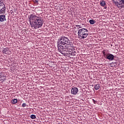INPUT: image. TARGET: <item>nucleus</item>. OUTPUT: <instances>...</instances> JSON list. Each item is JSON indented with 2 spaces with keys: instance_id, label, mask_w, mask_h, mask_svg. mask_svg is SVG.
I'll return each instance as SVG.
<instances>
[{
  "instance_id": "1",
  "label": "nucleus",
  "mask_w": 124,
  "mask_h": 124,
  "mask_svg": "<svg viewBox=\"0 0 124 124\" xmlns=\"http://www.w3.org/2000/svg\"><path fill=\"white\" fill-rule=\"evenodd\" d=\"M29 21L31 27L36 29L41 28L44 24L43 18L36 16L34 13L30 16Z\"/></svg>"
},
{
  "instance_id": "2",
  "label": "nucleus",
  "mask_w": 124,
  "mask_h": 124,
  "mask_svg": "<svg viewBox=\"0 0 124 124\" xmlns=\"http://www.w3.org/2000/svg\"><path fill=\"white\" fill-rule=\"evenodd\" d=\"M70 44V41L68 38L65 37H62L61 38L58 42L57 46L58 50L61 49H63L64 46L63 45H69Z\"/></svg>"
},
{
  "instance_id": "3",
  "label": "nucleus",
  "mask_w": 124,
  "mask_h": 124,
  "mask_svg": "<svg viewBox=\"0 0 124 124\" xmlns=\"http://www.w3.org/2000/svg\"><path fill=\"white\" fill-rule=\"evenodd\" d=\"M5 9H6L5 4L0 0V14L5 13ZM6 20V18H5V15H2L0 16V22H4V21Z\"/></svg>"
},
{
  "instance_id": "4",
  "label": "nucleus",
  "mask_w": 124,
  "mask_h": 124,
  "mask_svg": "<svg viewBox=\"0 0 124 124\" xmlns=\"http://www.w3.org/2000/svg\"><path fill=\"white\" fill-rule=\"evenodd\" d=\"M73 50H74V47L72 46V44L70 43L69 45L64 46L63 48H61L58 51L62 55H64L65 52H72Z\"/></svg>"
},
{
  "instance_id": "5",
  "label": "nucleus",
  "mask_w": 124,
  "mask_h": 124,
  "mask_svg": "<svg viewBox=\"0 0 124 124\" xmlns=\"http://www.w3.org/2000/svg\"><path fill=\"white\" fill-rule=\"evenodd\" d=\"M85 32H83L82 31H78V35L79 38L81 39L86 38L88 36V33H84Z\"/></svg>"
},
{
  "instance_id": "6",
  "label": "nucleus",
  "mask_w": 124,
  "mask_h": 124,
  "mask_svg": "<svg viewBox=\"0 0 124 124\" xmlns=\"http://www.w3.org/2000/svg\"><path fill=\"white\" fill-rule=\"evenodd\" d=\"M105 58L107 59V60H109V61H113L115 58V56L111 53H108Z\"/></svg>"
},
{
  "instance_id": "7",
  "label": "nucleus",
  "mask_w": 124,
  "mask_h": 124,
  "mask_svg": "<svg viewBox=\"0 0 124 124\" xmlns=\"http://www.w3.org/2000/svg\"><path fill=\"white\" fill-rule=\"evenodd\" d=\"M78 92H79L78 88L77 87H74L71 89V94L75 95L77 94V93H78Z\"/></svg>"
},
{
  "instance_id": "8",
  "label": "nucleus",
  "mask_w": 124,
  "mask_h": 124,
  "mask_svg": "<svg viewBox=\"0 0 124 124\" xmlns=\"http://www.w3.org/2000/svg\"><path fill=\"white\" fill-rule=\"evenodd\" d=\"M113 2V3H114V4H115L117 7H124V5H123V4H122V3L121 2V1H120V2H118V1H117V0H111Z\"/></svg>"
},
{
  "instance_id": "9",
  "label": "nucleus",
  "mask_w": 124,
  "mask_h": 124,
  "mask_svg": "<svg viewBox=\"0 0 124 124\" xmlns=\"http://www.w3.org/2000/svg\"><path fill=\"white\" fill-rule=\"evenodd\" d=\"M2 52L3 54H6V55L9 54V48L6 47L2 49Z\"/></svg>"
},
{
  "instance_id": "10",
  "label": "nucleus",
  "mask_w": 124,
  "mask_h": 124,
  "mask_svg": "<svg viewBox=\"0 0 124 124\" xmlns=\"http://www.w3.org/2000/svg\"><path fill=\"white\" fill-rule=\"evenodd\" d=\"M100 88V85L99 84H96L94 86V89L96 90V91H97V90H99Z\"/></svg>"
},
{
  "instance_id": "11",
  "label": "nucleus",
  "mask_w": 124,
  "mask_h": 124,
  "mask_svg": "<svg viewBox=\"0 0 124 124\" xmlns=\"http://www.w3.org/2000/svg\"><path fill=\"white\" fill-rule=\"evenodd\" d=\"M89 23L91 25H93L96 23V21H94V20L91 19L89 20Z\"/></svg>"
},
{
  "instance_id": "12",
  "label": "nucleus",
  "mask_w": 124,
  "mask_h": 124,
  "mask_svg": "<svg viewBox=\"0 0 124 124\" xmlns=\"http://www.w3.org/2000/svg\"><path fill=\"white\" fill-rule=\"evenodd\" d=\"M106 5V3L105 2V1L104 0H102V1H100V5L101 6H105V5Z\"/></svg>"
},
{
  "instance_id": "13",
  "label": "nucleus",
  "mask_w": 124,
  "mask_h": 124,
  "mask_svg": "<svg viewBox=\"0 0 124 124\" xmlns=\"http://www.w3.org/2000/svg\"><path fill=\"white\" fill-rule=\"evenodd\" d=\"M106 50H103V51H102V53H103V56H104V57L105 58H106V56H107V54H106Z\"/></svg>"
},
{
  "instance_id": "14",
  "label": "nucleus",
  "mask_w": 124,
  "mask_h": 124,
  "mask_svg": "<svg viewBox=\"0 0 124 124\" xmlns=\"http://www.w3.org/2000/svg\"><path fill=\"white\" fill-rule=\"evenodd\" d=\"M17 102H18V100L16 99H14L13 101H12V103H13V104H16Z\"/></svg>"
},
{
  "instance_id": "15",
  "label": "nucleus",
  "mask_w": 124,
  "mask_h": 124,
  "mask_svg": "<svg viewBox=\"0 0 124 124\" xmlns=\"http://www.w3.org/2000/svg\"><path fill=\"white\" fill-rule=\"evenodd\" d=\"M31 119H32V120H34V119H36V116H35V115H33V114H31Z\"/></svg>"
},
{
  "instance_id": "16",
  "label": "nucleus",
  "mask_w": 124,
  "mask_h": 124,
  "mask_svg": "<svg viewBox=\"0 0 124 124\" xmlns=\"http://www.w3.org/2000/svg\"><path fill=\"white\" fill-rule=\"evenodd\" d=\"M79 31H88V30L86 29H82L79 30Z\"/></svg>"
},
{
  "instance_id": "17",
  "label": "nucleus",
  "mask_w": 124,
  "mask_h": 124,
  "mask_svg": "<svg viewBox=\"0 0 124 124\" xmlns=\"http://www.w3.org/2000/svg\"><path fill=\"white\" fill-rule=\"evenodd\" d=\"M120 2H121L122 5H123V7H124V0H120Z\"/></svg>"
},
{
  "instance_id": "18",
  "label": "nucleus",
  "mask_w": 124,
  "mask_h": 124,
  "mask_svg": "<svg viewBox=\"0 0 124 124\" xmlns=\"http://www.w3.org/2000/svg\"><path fill=\"white\" fill-rule=\"evenodd\" d=\"M76 51H74L72 52V56H76Z\"/></svg>"
},
{
  "instance_id": "19",
  "label": "nucleus",
  "mask_w": 124,
  "mask_h": 124,
  "mask_svg": "<svg viewBox=\"0 0 124 124\" xmlns=\"http://www.w3.org/2000/svg\"><path fill=\"white\" fill-rule=\"evenodd\" d=\"M93 101L94 104H96V103H97V101H95L93 99Z\"/></svg>"
},
{
  "instance_id": "20",
  "label": "nucleus",
  "mask_w": 124,
  "mask_h": 124,
  "mask_svg": "<svg viewBox=\"0 0 124 124\" xmlns=\"http://www.w3.org/2000/svg\"><path fill=\"white\" fill-rule=\"evenodd\" d=\"M27 106V104L26 103L22 104V107H26Z\"/></svg>"
},
{
  "instance_id": "21",
  "label": "nucleus",
  "mask_w": 124,
  "mask_h": 124,
  "mask_svg": "<svg viewBox=\"0 0 124 124\" xmlns=\"http://www.w3.org/2000/svg\"><path fill=\"white\" fill-rule=\"evenodd\" d=\"M3 77V75L0 73V78H2Z\"/></svg>"
},
{
  "instance_id": "22",
  "label": "nucleus",
  "mask_w": 124,
  "mask_h": 124,
  "mask_svg": "<svg viewBox=\"0 0 124 124\" xmlns=\"http://www.w3.org/2000/svg\"><path fill=\"white\" fill-rule=\"evenodd\" d=\"M34 2L38 3V0H34Z\"/></svg>"
}]
</instances>
